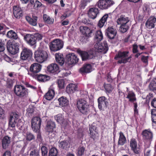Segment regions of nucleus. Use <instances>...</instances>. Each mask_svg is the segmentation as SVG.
<instances>
[{"label": "nucleus", "instance_id": "53", "mask_svg": "<svg viewBox=\"0 0 156 156\" xmlns=\"http://www.w3.org/2000/svg\"><path fill=\"white\" fill-rule=\"evenodd\" d=\"M58 86L60 88H62L64 87V82L63 80H58Z\"/></svg>", "mask_w": 156, "mask_h": 156}, {"label": "nucleus", "instance_id": "39", "mask_svg": "<svg viewBox=\"0 0 156 156\" xmlns=\"http://www.w3.org/2000/svg\"><path fill=\"white\" fill-rule=\"evenodd\" d=\"M126 98L129 99V101L132 102H134L136 100L135 94L132 91H129L128 92Z\"/></svg>", "mask_w": 156, "mask_h": 156}, {"label": "nucleus", "instance_id": "61", "mask_svg": "<svg viewBox=\"0 0 156 156\" xmlns=\"http://www.w3.org/2000/svg\"><path fill=\"white\" fill-rule=\"evenodd\" d=\"M41 5L42 4L40 2L36 0L34 6H36L37 7H40L41 6Z\"/></svg>", "mask_w": 156, "mask_h": 156}, {"label": "nucleus", "instance_id": "3", "mask_svg": "<svg viewBox=\"0 0 156 156\" xmlns=\"http://www.w3.org/2000/svg\"><path fill=\"white\" fill-rule=\"evenodd\" d=\"M20 115L18 113L12 112L10 114V118L9 120V126L12 128L15 127L16 124L18 126L20 125L21 122L20 119Z\"/></svg>", "mask_w": 156, "mask_h": 156}, {"label": "nucleus", "instance_id": "5", "mask_svg": "<svg viewBox=\"0 0 156 156\" xmlns=\"http://www.w3.org/2000/svg\"><path fill=\"white\" fill-rule=\"evenodd\" d=\"M34 55L36 61L41 63L46 61L48 57L47 52L43 50L37 51H35Z\"/></svg>", "mask_w": 156, "mask_h": 156}, {"label": "nucleus", "instance_id": "27", "mask_svg": "<svg viewBox=\"0 0 156 156\" xmlns=\"http://www.w3.org/2000/svg\"><path fill=\"white\" fill-rule=\"evenodd\" d=\"M76 90H77V86L74 84H70L66 87V91L69 93H73Z\"/></svg>", "mask_w": 156, "mask_h": 156}, {"label": "nucleus", "instance_id": "33", "mask_svg": "<svg viewBox=\"0 0 156 156\" xmlns=\"http://www.w3.org/2000/svg\"><path fill=\"white\" fill-rule=\"evenodd\" d=\"M91 71V66L90 64H87L85 65L80 69V71L81 73H89Z\"/></svg>", "mask_w": 156, "mask_h": 156}, {"label": "nucleus", "instance_id": "8", "mask_svg": "<svg viewBox=\"0 0 156 156\" xmlns=\"http://www.w3.org/2000/svg\"><path fill=\"white\" fill-rule=\"evenodd\" d=\"M14 91L17 96L20 98L25 96L27 93L26 88L23 86L20 85L15 86Z\"/></svg>", "mask_w": 156, "mask_h": 156}, {"label": "nucleus", "instance_id": "56", "mask_svg": "<svg viewBox=\"0 0 156 156\" xmlns=\"http://www.w3.org/2000/svg\"><path fill=\"white\" fill-rule=\"evenodd\" d=\"M34 109V107L32 106H30L27 110V112L28 114H32L33 113Z\"/></svg>", "mask_w": 156, "mask_h": 156}, {"label": "nucleus", "instance_id": "13", "mask_svg": "<svg viewBox=\"0 0 156 156\" xmlns=\"http://www.w3.org/2000/svg\"><path fill=\"white\" fill-rule=\"evenodd\" d=\"M66 59L68 64H72L78 62L79 59L73 53L69 54L66 55Z\"/></svg>", "mask_w": 156, "mask_h": 156}, {"label": "nucleus", "instance_id": "54", "mask_svg": "<svg viewBox=\"0 0 156 156\" xmlns=\"http://www.w3.org/2000/svg\"><path fill=\"white\" fill-rule=\"evenodd\" d=\"M5 45L2 42V40H0V51H3L5 49Z\"/></svg>", "mask_w": 156, "mask_h": 156}, {"label": "nucleus", "instance_id": "19", "mask_svg": "<svg viewBox=\"0 0 156 156\" xmlns=\"http://www.w3.org/2000/svg\"><path fill=\"white\" fill-rule=\"evenodd\" d=\"M80 28V32L85 36L88 37L91 36L93 30H91L87 27L81 26Z\"/></svg>", "mask_w": 156, "mask_h": 156}, {"label": "nucleus", "instance_id": "37", "mask_svg": "<svg viewBox=\"0 0 156 156\" xmlns=\"http://www.w3.org/2000/svg\"><path fill=\"white\" fill-rule=\"evenodd\" d=\"M103 38L102 34L100 30L96 31L94 37L95 41L97 42L101 41Z\"/></svg>", "mask_w": 156, "mask_h": 156}, {"label": "nucleus", "instance_id": "10", "mask_svg": "<svg viewBox=\"0 0 156 156\" xmlns=\"http://www.w3.org/2000/svg\"><path fill=\"white\" fill-rule=\"evenodd\" d=\"M41 121V119L39 117H35L32 119L31 127L34 132H36L39 131L40 127Z\"/></svg>", "mask_w": 156, "mask_h": 156}, {"label": "nucleus", "instance_id": "62", "mask_svg": "<svg viewBox=\"0 0 156 156\" xmlns=\"http://www.w3.org/2000/svg\"><path fill=\"white\" fill-rule=\"evenodd\" d=\"M88 36H85L84 37H83L82 38V41L83 43H86L88 41Z\"/></svg>", "mask_w": 156, "mask_h": 156}, {"label": "nucleus", "instance_id": "15", "mask_svg": "<svg viewBox=\"0 0 156 156\" xmlns=\"http://www.w3.org/2000/svg\"><path fill=\"white\" fill-rule=\"evenodd\" d=\"M130 146L134 152L136 154H138L140 152V149L139 147H138L137 143L135 139H132L130 140Z\"/></svg>", "mask_w": 156, "mask_h": 156}, {"label": "nucleus", "instance_id": "44", "mask_svg": "<svg viewBox=\"0 0 156 156\" xmlns=\"http://www.w3.org/2000/svg\"><path fill=\"white\" fill-rule=\"evenodd\" d=\"M30 156H40L39 150L37 149L32 150L30 152Z\"/></svg>", "mask_w": 156, "mask_h": 156}, {"label": "nucleus", "instance_id": "2", "mask_svg": "<svg viewBox=\"0 0 156 156\" xmlns=\"http://www.w3.org/2000/svg\"><path fill=\"white\" fill-rule=\"evenodd\" d=\"M42 37V36L38 33H36L34 34H28L24 37V39L29 45L32 46L36 44L37 40H41Z\"/></svg>", "mask_w": 156, "mask_h": 156}, {"label": "nucleus", "instance_id": "34", "mask_svg": "<svg viewBox=\"0 0 156 156\" xmlns=\"http://www.w3.org/2000/svg\"><path fill=\"white\" fill-rule=\"evenodd\" d=\"M126 142V139L123 133L120 132L119 133V139L118 144L122 146Z\"/></svg>", "mask_w": 156, "mask_h": 156}, {"label": "nucleus", "instance_id": "31", "mask_svg": "<svg viewBox=\"0 0 156 156\" xmlns=\"http://www.w3.org/2000/svg\"><path fill=\"white\" fill-rule=\"evenodd\" d=\"M108 17V15L107 14H105L101 19L99 20L98 26L100 28L102 27L106 23L107 18Z\"/></svg>", "mask_w": 156, "mask_h": 156}, {"label": "nucleus", "instance_id": "52", "mask_svg": "<svg viewBox=\"0 0 156 156\" xmlns=\"http://www.w3.org/2000/svg\"><path fill=\"white\" fill-rule=\"evenodd\" d=\"M85 151V148L83 147H80L78 150V154L79 156H81L83 154Z\"/></svg>", "mask_w": 156, "mask_h": 156}, {"label": "nucleus", "instance_id": "63", "mask_svg": "<svg viewBox=\"0 0 156 156\" xmlns=\"http://www.w3.org/2000/svg\"><path fill=\"white\" fill-rule=\"evenodd\" d=\"M151 105L154 107L156 108V98L154 99L151 102Z\"/></svg>", "mask_w": 156, "mask_h": 156}, {"label": "nucleus", "instance_id": "21", "mask_svg": "<svg viewBox=\"0 0 156 156\" xmlns=\"http://www.w3.org/2000/svg\"><path fill=\"white\" fill-rule=\"evenodd\" d=\"M106 33L108 38L112 39H114L115 36L117 31L113 28L111 27L108 28Z\"/></svg>", "mask_w": 156, "mask_h": 156}, {"label": "nucleus", "instance_id": "14", "mask_svg": "<svg viewBox=\"0 0 156 156\" xmlns=\"http://www.w3.org/2000/svg\"><path fill=\"white\" fill-rule=\"evenodd\" d=\"M98 108L100 109L105 108L108 105V102L107 99L105 97H101L98 98Z\"/></svg>", "mask_w": 156, "mask_h": 156}, {"label": "nucleus", "instance_id": "42", "mask_svg": "<svg viewBox=\"0 0 156 156\" xmlns=\"http://www.w3.org/2000/svg\"><path fill=\"white\" fill-rule=\"evenodd\" d=\"M8 37L14 39H16L18 38V36L16 33L12 30L8 31L7 34Z\"/></svg>", "mask_w": 156, "mask_h": 156}, {"label": "nucleus", "instance_id": "47", "mask_svg": "<svg viewBox=\"0 0 156 156\" xmlns=\"http://www.w3.org/2000/svg\"><path fill=\"white\" fill-rule=\"evenodd\" d=\"M151 112L152 122L156 123V109H153L151 110Z\"/></svg>", "mask_w": 156, "mask_h": 156}, {"label": "nucleus", "instance_id": "9", "mask_svg": "<svg viewBox=\"0 0 156 156\" xmlns=\"http://www.w3.org/2000/svg\"><path fill=\"white\" fill-rule=\"evenodd\" d=\"M19 45L17 43L12 44L11 42L8 41L7 43V48L10 53L15 55L19 51Z\"/></svg>", "mask_w": 156, "mask_h": 156}, {"label": "nucleus", "instance_id": "43", "mask_svg": "<svg viewBox=\"0 0 156 156\" xmlns=\"http://www.w3.org/2000/svg\"><path fill=\"white\" fill-rule=\"evenodd\" d=\"M55 119L57 122L60 123H63L64 122V119L61 114H59L55 116Z\"/></svg>", "mask_w": 156, "mask_h": 156}, {"label": "nucleus", "instance_id": "48", "mask_svg": "<svg viewBox=\"0 0 156 156\" xmlns=\"http://www.w3.org/2000/svg\"><path fill=\"white\" fill-rule=\"evenodd\" d=\"M105 87L107 92L109 93H110L113 89V87L110 84H105Z\"/></svg>", "mask_w": 156, "mask_h": 156}, {"label": "nucleus", "instance_id": "41", "mask_svg": "<svg viewBox=\"0 0 156 156\" xmlns=\"http://www.w3.org/2000/svg\"><path fill=\"white\" fill-rule=\"evenodd\" d=\"M59 146L60 147L65 150H67L69 147L68 142L66 141H62L60 142Z\"/></svg>", "mask_w": 156, "mask_h": 156}, {"label": "nucleus", "instance_id": "58", "mask_svg": "<svg viewBox=\"0 0 156 156\" xmlns=\"http://www.w3.org/2000/svg\"><path fill=\"white\" fill-rule=\"evenodd\" d=\"M151 150L148 149H146L144 151L145 156H149L150 155Z\"/></svg>", "mask_w": 156, "mask_h": 156}, {"label": "nucleus", "instance_id": "28", "mask_svg": "<svg viewBox=\"0 0 156 156\" xmlns=\"http://www.w3.org/2000/svg\"><path fill=\"white\" fill-rule=\"evenodd\" d=\"M11 138L7 136L4 137L2 143L3 148L5 149L9 146L11 142Z\"/></svg>", "mask_w": 156, "mask_h": 156}, {"label": "nucleus", "instance_id": "7", "mask_svg": "<svg viewBox=\"0 0 156 156\" xmlns=\"http://www.w3.org/2000/svg\"><path fill=\"white\" fill-rule=\"evenodd\" d=\"M94 48L95 51L103 52L104 54L106 53L108 50V45L106 42L103 43L97 42L94 45Z\"/></svg>", "mask_w": 156, "mask_h": 156}, {"label": "nucleus", "instance_id": "1", "mask_svg": "<svg viewBox=\"0 0 156 156\" xmlns=\"http://www.w3.org/2000/svg\"><path fill=\"white\" fill-rule=\"evenodd\" d=\"M77 107L80 112L83 114L87 115L90 112L89 105L86 100L80 99L77 102Z\"/></svg>", "mask_w": 156, "mask_h": 156}, {"label": "nucleus", "instance_id": "51", "mask_svg": "<svg viewBox=\"0 0 156 156\" xmlns=\"http://www.w3.org/2000/svg\"><path fill=\"white\" fill-rule=\"evenodd\" d=\"M14 82V80L12 79H10L9 78H8L6 82V86L7 87L9 88L12 87L13 86Z\"/></svg>", "mask_w": 156, "mask_h": 156}, {"label": "nucleus", "instance_id": "23", "mask_svg": "<svg viewBox=\"0 0 156 156\" xmlns=\"http://www.w3.org/2000/svg\"><path fill=\"white\" fill-rule=\"evenodd\" d=\"M48 70L53 73H57L59 72V69L58 66L55 63H52L48 66Z\"/></svg>", "mask_w": 156, "mask_h": 156}, {"label": "nucleus", "instance_id": "60", "mask_svg": "<svg viewBox=\"0 0 156 156\" xmlns=\"http://www.w3.org/2000/svg\"><path fill=\"white\" fill-rule=\"evenodd\" d=\"M54 22V20L50 18V17L47 19V20L45 22L46 23L51 24Z\"/></svg>", "mask_w": 156, "mask_h": 156}, {"label": "nucleus", "instance_id": "32", "mask_svg": "<svg viewBox=\"0 0 156 156\" xmlns=\"http://www.w3.org/2000/svg\"><path fill=\"white\" fill-rule=\"evenodd\" d=\"M55 95V92L54 90L50 89L48 92L45 95V98L48 100H50L52 99Z\"/></svg>", "mask_w": 156, "mask_h": 156}, {"label": "nucleus", "instance_id": "29", "mask_svg": "<svg viewBox=\"0 0 156 156\" xmlns=\"http://www.w3.org/2000/svg\"><path fill=\"white\" fill-rule=\"evenodd\" d=\"M55 128V122L50 121L47 122L45 130L46 131H52Z\"/></svg>", "mask_w": 156, "mask_h": 156}, {"label": "nucleus", "instance_id": "4", "mask_svg": "<svg viewBox=\"0 0 156 156\" xmlns=\"http://www.w3.org/2000/svg\"><path fill=\"white\" fill-rule=\"evenodd\" d=\"M63 42L59 39L53 40L50 43L49 48L52 51H56L62 49L63 46Z\"/></svg>", "mask_w": 156, "mask_h": 156}, {"label": "nucleus", "instance_id": "46", "mask_svg": "<svg viewBox=\"0 0 156 156\" xmlns=\"http://www.w3.org/2000/svg\"><path fill=\"white\" fill-rule=\"evenodd\" d=\"M26 140L31 141L35 139L34 136L30 132H27L26 134Z\"/></svg>", "mask_w": 156, "mask_h": 156}, {"label": "nucleus", "instance_id": "59", "mask_svg": "<svg viewBox=\"0 0 156 156\" xmlns=\"http://www.w3.org/2000/svg\"><path fill=\"white\" fill-rule=\"evenodd\" d=\"M138 46L136 44H133V53H136L138 52Z\"/></svg>", "mask_w": 156, "mask_h": 156}, {"label": "nucleus", "instance_id": "55", "mask_svg": "<svg viewBox=\"0 0 156 156\" xmlns=\"http://www.w3.org/2000/svg\"><path fill=\"white\" fill-rule=\"evenodd\" d=\"M48 133V137L50 138H52L55 136L53 130L52 131H46Z\"/></svg>", "mask_w": 156, "mask_h": 156}, {"label": "nucleus", "instance_id": "12", "mask_svg": "<svg viewBox=\"0 0 156 156\" xmlns=\"http://www.w3.org/2000/svg\"><path fill=\"white\" fill-rule=\"evenodd\" d=\"M32 51L29 49L27 48L23 49L22 51L20 58L21 59L26 60L29 58H30L32 55Z\"/></svg>", "mask_w": 156, "mask_h": 156}, {"label": "nucleus", "instance_id": "17", "mask_svg": "<svg viewBox=\"0 0 156 156\" xmlns=\"http://www.w3.org/2000/svg\"><path fill=\"white\" fill-rule=\"evenodd\" d=\"M13 14L15 17L17 19H20L22 17L23 11L20 7L17 6L13 7Z\"/></svg>", "mask_w": 156, "mask_h": 156}, {"label": "nucleus", "instance_id": "49", "mask_svg": "<svg viewBox=\"0 0 156 156\" xmlns=\"http://www.w3.org/2000/svg\"><path fill=\"white\" fill-rule=\"evenodd\" d=\"M49 154L51 156H57L58 154L57 149L55 148H51L50 150Z\"/></svg>", "mask_w": 156, "mask_h": 156}, {"label": "nucleus", "instance_id": "57", "mask_svg": "<svg viewBox=\"0 0 156 156\" xmlns=\"http://www.w3.org/2000/svg\"><path fill=\"white\" fill-rule=\"evenodd\" d=\"M148 56H143L141 57V60L143 62L147 63L148 62Z\"/></svg>", "mask_w": 156, "mask_h": 156}, {"label": "nucleus", "instance_id": "35", "mask_svg": "<svg viewBox=\"0 0 156 156\" xmlns=\"http://www.w3.org/2000/svg\"><path fill=\"white\" fill-rule=\"evenodd\" d=\"M37 80L42 82H46L50 79L49 76L45 75L40 74L37 75Z\"/></svg>", "mask_w": 156, "mask_h": 156}, {"label": "nucleus", "instance_id": "24", "mask_svg": "<svg viewBox=\"0 0 156 156\" xmlns=\"http://www.w3.org/2000/svg\"><path fill=\"white\" fill-rule=\"evenodd\" d=\"M98 13V9L96 8L90 9L88 12L89 16L93 19H95Z\"/></svg>", "mask_w": 156, "mask_h": 156}, {"label": "nucleus", "instance_id": "20", "mask_svg": "<svg viewBox=\"0 0 156 156\" xmlns=\"http://www.w3.org/2000/svg\"><path fill=\"white\" fill-rule=\"evenodd\" d=\"M89 130L90 137L95 140L97 139L98 134V131L96 127L92 125L90 127Z\"/></svg>", "mask_w": 156, "mask_h": 156}, {"label": "nucleus", "instance_id": "64", "mask_svg": "<svg viewBox=\"0 0 156 156\" xmlns=\"http://www.w3.org/2000/svg\"><path fill=\"white\" fill-rule=\"evenodd\" d=\"M3 156H11V153L9 151H6L4 153Z\"/></svg>", "mask_w": 156, "mask_h": 156}, {"label": "nucleus", "instance_id": "18", "mask_svg": "<svg viewBox=\"0 0 156 156\" xmlns=\"http://www.w3.org/2000/svg\"><path fill=\"white\" fill-rule=\"evenodd\" d=\"M41 66L39 64L34 63L32 64L30 67V70L33 74L37 73L41 70Z\"/></svg>", "mask_w": 156, "mask_h": 156}, {"label": "nucleus", "instance_id": "26", "mask_svg": "<svg viewBox=\"0 0 156 156\" xmlns=\"http://www.w3.org/2000/svg\"><path fill=\"white\" fill-rule=\"evenodd\" d=\"M129 20L127 17L124 16H121L117 20L118 24H123L129 23Z\"/></svg>", "mask_w": 156, "mask_h": 156}, {"label": "nucleus", "instance_id": "25", "mask_svg": "<svg viewBox=\"0 0 156 156\" xmlns=\"http://www.w3.org/2000/svg\"><path fill=\"white\" fill-rule=\"evenodd\" d=\"M143 138L145 140L151 141L152 139V133L149 130H145L142 132Z\"/></svg>", "mask_w": 156, "mask_h": 156}, {"label": "nucleus", "instance_id": "40", "mask_svg": "<svg viewBox=\"0 0 156 156\" xmlns=\"http://www.w3.org/2000/svg\"><path fill=\"white\" fill-rule=\"evenodd\" d=\"M130 23L121 24L119 28L120 31L122 33H125L129 27Z\"/></svg>", "mask_w": 156, "mask_h": 156}, {"label": "nucleus", "instance_id": "22", "mask_svg": "<svg viewBox=\"0 0 156 156\" xmlns=\"http://www.w3.org/2000/svg\"><path fill=\"white\" fill-rule=\"evenodd\" d=\"M80 55L81 56L83 60H86L88 59H92L94 57V53L88 54L85 51H80Z\"/></svg>", "mask_w": 156, "mask_h": 156}, {"label": "nucleus", "instance_id": "30", "mask_svg": "<svg viewBox=\"0 0 156 156\" xmlns=\"http://www.w3.org/2000/svg\"><path fill=\"white\" fill-rule=\"evenodd\" d=\"M55 57L56 62L60 65H62L64 62L63 55L61 54L56 53L55 54Z\"/></svg>", "mask_w": 156, "mask_h": 156}, {"label": "nucleus", "instance_id": "38", "mask_svg": "<svg viewBox=\"0 0 156 156\" xmlns=\"http://www.w3.org/2000/svg\"><path fill=\"white\" fill-rule=\"evenodd\" d=\"M59 105L63 107L67 105L68 103V101L66 98L62 97L58 99Z\"/></svg>", "mask_w": 156, "mask_h": 156}, {"label": "nucleus", "instance_id": "50", "mask_svg": "<svg viewBox=\"0 0 156 156\" xmlns=\"http://www.w3.org/2000/svg\"><path fill=\"white\" fill-rule=\"evenodd\" d=\"M42 156H47L48 153V149L47 148L44 146H42L41 148Z\"/></svg>", "mask_w": 156, "mask_h": 156}, {"label": "nucleus", "instance_id": "6", "mask_svg": "<svg viewBox=\"0 0 156 156\" xmlns=\"http://www.w3.org/2000/svg\"><path fill=\"white\" fill-rule=\"evenodd\" d=\"M128 53V51H119L118 54L116 55L115 58L116 59L120 58L118 61L119 63H125L129 62V60L131 58L130 56L127 57Z\"/></svg>", "mask_w": 156, "mask_h": 156}, {"label": "nucleus", "instance_id": "11", "mask_svg": "<svg viewBox=\"0 0 156 156\" xmlns=\"http://www.w3.org/2000/svg\"><path fill=\"white\" fill-rule=\"evenodd\" d=\"M114 4L112 0H99L97 3L98 7L101 9H106Z\"/></svg>", "mask_w": 156, "mask_h": 156}, {"label": "nucleus", "instance_id": "16", "mask_svg": "<svg viewBox=\"0 0 156 156\" xmlns=\"http://www.w3.org/2000/svg\"><path fill=\"white\" fill-rule=\"evenodd\" d=\"M156 21V18L154 16L150 17L147 21L145 25L146 27L149 29H151L154 27V23Z\"/></svg>", "mask_w": 156, "mask_h": 156}, {"label": "nucleus", "instance_id": "45", "mask_svg": "<svg viewBox=\"0 0 156 156\" xmlns=\"http://www.w3.org/2000/svg\"><path fill=\"white\" fill-rule=\"evenodd\" d=\"M149 87L151 90H156V79L152 80L149 84Z\"/></svg>", "mask_w": 156, "mask_h": 156}, {"label": "nucleus", "instance_id": "36", "mask_svg": "<svg viewBox=\"0 0 156 156\" xmlns=\"http://www.w3.org/2000/svg\"><path fill=\"white\" fill-rule=\"evenodd\" d=\"M37 16H33L32 19L28 16L26 17L27 20L30 24L33 26H35L37 25Z\"/></svg>", "mask_w": 156, "mask_h": 156}]
</instances>
